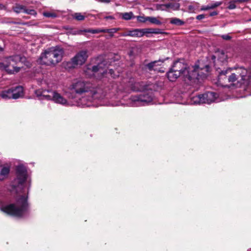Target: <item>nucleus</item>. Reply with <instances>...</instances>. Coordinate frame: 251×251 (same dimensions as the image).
<instances>
[{
  "instance_id": "nucleus-44",
  "label": "nucleus",
  "mask_w": 251,
  "mask_h": 251,
  "mask_svg": "<svg viewBox=\"0 0 251 251\" xmlns=\"http://www.w3.org/2000/svg\"><path fill=\"white\" fill-rule=\"evenodd\" d=\"M221 4V2H217L215 3V4H211V6H212V9L219 6Z\"/></svg>"
},
{
  "instance_id": "nucleus-16",
  "label": "nucleus",
  "mask_w": 251,
  "mask_h": 251,
  "mask_svg": "<svg viewBox=\"0 0 251 251\" xmlns=\"http://www.w3.org/2000/svg\"><path fill=\"white\" fill-rule=\"evenodd\" d=\"M52 100L55 103L62 105L67 104V100L64 98L60 94L55 91L52 92Z\"/></svg>"
},
{
  "instance_id": "nucleus-51",
  "label": "nucleus",
  "mask_w": 251,
  "mask_h": 251,
  "mask_svg": "<svg viewBox=\"0 0 251 251\" xmlns=\"http://www.w3.org/2000/svg\"><path fill=\"white\" fill-rule=\"evenodd\" d=\"M224 87H226V86H227V85H224Z\"/></svg>"
},
{
  "instance_id": "nucleus-30",
  "label": "nucleus",
  "mask_w": 251,
  "mask_h": 251,
  "mask_svg": "<svg viewBox=\"0 0 251 251\" xmlns=\"http://www.w3.org/2000/svg\"><path fill=\"white\" fill-rule=\"evenodd\" d=\"M84 32L83 30L72 29L68 33L72 35H80Z\"/></svg>"
},
{
  "instance_id": "nucleus-35",
  "label": "nucleus",
  "mask_w": 251,
  "mask_h": 251,
  "mask_svg": "<svg viewBox=\"0 0 251 251\" xmlns=\"http://www.w3.org/2000/svg\"><path fill=\"white\" fill-rule=\"evenodd\" d=\"M44 15L46 17L55 18L56 17V15L55 14L50 12H45L44 13Z\"/></svg>"
},
{
  "instance_id": "nucleus-10",
  "label": "nucleus",
  "mask_w": 251,
  "mask_h": 251,
  "mask_svg": "<svg viewBox=\"0 0 251 251\" xmlns=\"http://www.w3.org/2000/svg\"><path fill=\"white\" fill-rule=\"evenodd\" d=\"M24 96V88L21 86L12 87L0 92V97L4 100L18 99Z\"/></svg>"
},
{
  "instance_id": "nucleus-46",
  "label": "nucleus",
  "mask_w": 251,
  "mask_h": 251,
  "mask_svg": "<svg viewBox=\"0 0 251 251\" xmlns=\"http://www.w3.org/2000/svg\"><path fill=\"white\" fill-rule=\"evenodd\" d=\"M217 14L218 13L216 11H213V12H211L210 13L209 15H210V16H213L217 15Z\"/></svg>"
},
{
  "instance_id": "nucleus-29",
  "label": "nucleus",
  "mask_w": 251,
  "mask_h": 251,
  "mask_svg": "<svg viewBox=\"0 0 251 251\" xmlns=\"http://www.w3.org/2000/svg\"><path fill=\"white\" fill-rule=\"evenodd\" d=\"M148 21L150 23L154 24H156L157 25H160L161 24V22L157 19L156 18L153 17H148Z\"/></svg>"
},
{
  "instance_id": "nucleus-41",
  "label": "nucleus",
  "mask_w": 251,
  "mask_h": 251,
  "mask_svg": "<svg viewBox=\"0 0 251 251\" xmlns=\"http://www.w3.org/2000/svg\"><path fill=\"white\" fill-rule=\"evenodd\" d=\"M248 0H233V1L236 3H241L247 1Z\"/></svg>"
},
{
  "instance_id": "nucleus-12",
  "label": "nucleus",
  "mask_w": 251,
  "mask_h": 251,
  "mask_svg": "<svg viewBox=\"0 0 251 251\" xmlns=\"http://www.w3.org/2000/svg\"><path fill=\"white\" fill-rule=\"evenodd\" d=\"M13 10L16 13H24L28 15L36 16L37 12L33 9H29L24 5L15 3L12 7Z\"/></svg>"
},
{
  "instance_id": "nucleus-47",
  "label": "nucleus",
  "mask_w": 251,
  "mask_h": 251,
  "mask_svg": "<svg viewBox=\"0 0 251 251\" xmlns=\"http://www.w3.org/2000/svg\"><path fill=\"white\" fill-rule=\"evenodd\" d=\"M105 19L113 20V19H114V18L112 16H106L105 17Z\"/></svg>"
},
{
  "instance_id": "nucleus-38",
  "label": "nucleus",
  "mask_w": 251,
  "mask_h": 251,
  "mask_svg": "<svg viewBox=\"0 0 251 251\" xmlns=\"http://www.w3.org/2000/svg\"><path fill=\"white\" fill-rule=\"evenodd\" d=\"M221 37L225 40H229L231 38V36H229V34L222 35H221Z\"/></svg>"
},
{
  "instance_id": "nucleus-43",
  "label": "nucleus",
  "mask_w": 251,
  "mask_h": 251,
  "mask_svg": "<svg viewBox=\"0 0 251 251\" xmlns=\"http://www.w3.org/2000/svg\"><path fill=\"white\" fill-rule=\"evenodd\" d=\"M205 17V16L203 14H201V15H198L197 17H196V19L197 20H201L203 18H204Z\"/></svg>"
},
{
  "instance_id": "nucleus-20",
  "label": "nucleus",
  "mask_w": 251,
  "mask_h": 251,
  "mask_svg": "<svg viewBox=\"0 0 251 251\" xmlns=\"http://www.w3.org/2000/svg\"><path fill=\"white\" fill-rule=\"evenodd\" d=\"M126 35L132 37H142L143 36V33L141 29H136L133 30L129 31Z\"/></svg>"
},
{
  "instance_id": "nucleus-19",
  "label": "nucleus",
  "mask_w": 251,
  "mask_h": 251,
  "mask_svg": "<svg viewBox=\"0 0 251 251\" xmlns=\"http://www.w3.org/2000/svg\"><path fill=\"white\" fill-rule=\"evenodd\" d=\"M203 100L202 95H198L197 96H194L191 98V102L195 104H202L204 103V102H203Z\"/></svg>"
},
{
  "instance_id": "nucleus-25",
  "label": "nucleus",
  "mask_w": 251,
  "mask_h": 251,
  "mask_svg": "<svg viewBox=\"0 0 251 251\" xmlns=\"http://www.w3.org/2000/svg\"><path fill=\"white\" fill-rule=\"evenodd\" d=\"M84 32L91 33L92 34H97L104 31V28H96V29H86L83 30Z\"/></svg>"
},
{
  "instance_id": "nucleus-36",
  "label": "nucleus",
  "mask_w": 251,
  "mask_h": 251,
  "mask_svg": "<svg viewBox=\"0 0 251 251\" xmlns=\"http://www.w3.org/2000/svg\"><path fill=\"white\" fill-rule=\"evenodd\" d=\"M46 91H42L40 90H36L35 91V94L38 97H42L44 93H45Z\"/></svg>"
},
{
  "instance_id": "nucleus-4",
  "label": "nucleus",
  "mask_w": 251,
  "mask_h": 251,
  "mask_svg": "<svg viewBox=\"0 0 251 251\" xmlns=\"http://www.w3.org/2000/svg\"><path fill=\"white\" fill-rule=\"evenodd\" d=\"M64 53L63 48H49L41 54L39 62L54 67L61 61Z\"/></svg>"
},
{
  "instance_id": "nucleus-50",
  "label": "nucleus",
  "mask_w": 251,
  "mask_h": 251,
  "mask_svg": "<svg viewBox=\"0 0 251 251\" xmlns=\"http://www.w3.org/2000/svg\"><path fill=\"white\" fill-rule=\"evenodd\" d=\"M247 251H251V249H248Z\"/></svg>"
},
{
  "instance_id": "nucleus-23",
  "label": "nucleus",
  "mask_w": 251,
  "mask_h": 251,
  "mask_svg": "<svg viewBox=\"0 0 251 251\" xmlns=\"http://www.w3.org/2000/svg\"><path fill=\"white\" fill-rule=\"evenodd\" d=\"M131 89L134 91H141L145 89L144 86L140 82H136L132 86Z\"/></svg>"
},
{
  "instance_id": "nucleus-18",
  "label": "nucleus",
  "mask_w": 251,
  "mask_h": 251,
  "mask_svg": "<svg viewBox=\"0 0 251 251\" xmlns=\"http://www.w3.org/2000/svg\"><path fill=\"white\" fill-rule=\"evenodd\" d=\"M10 168L9 167H2L0 172V180H3L9 174Z\"/></svg>"
},
{
  "instance_id": "nucleus-21",
  "label": "nucleus",
  "mask_w": 251,
  "mask_h": 251,
  "mask_svg": "<svg viewBox=\"0 0 251 251\" xmlns=\"http://www.w3.org/2000/svg\"><path fill=\"white\" fill-rule=\"evenodd\" d=\"M247 74V71L246 69L243 67H240L237 69L236 74L238 75V78L239 76L241 78L242 80L245 79L244 77L246 76Z\"/></svg>"
},
{
  "instance_id": "nucleus-2",
  "label": "nucleus",
  "mask_w": 251,
  "mask_h": 251,
  "mask_svg": "<svg viewBox=\"0 0 251 251\" xmlns=\"http://www.w3.org/2000/svg\"><path fill=\"white\" fill-rule=\"evenodd\" d=\"M171 68L174 71L180 73L186 83L192 85L200 79L206 77L210 68L208 65H206L204 68H200L197 65L189 68L184 63L183 60H178L174 63Z\"/></svg>"
},
{
  "instance_id": "nucleus-15",
  "label": "nucleus",
  "mask_w": 251,
  "mask_h": 251,
  "mask_svg": "<svg viewBox=\"0 0 251 251\" xmlns=\"http://www.w3.org/2000/svg\"><path fill=\"white\" fill-rule=\"evenodd\" d=\"M163 62V60H158L154 61L151 62L148 64L146 66L150 71H154L156 72H161L160 68L158 67L160 66L161 63Z\"/></svg>"
},
{
  "instance_id": "nucleus-24",
  "label": "nucleus",
  "mask_w": 251,
  "mask_h": 251,
  "mask_svg": "<svg viewBox=\"0 0 251 251\" xmlns=\"http://www.w3.org/2000/svg\"><path fill=\"white\" fill-rule=\"evenodd\" d=\"M120 15H122V19L125 20H129L134 17L132 12L121 13Z\"/></svg>"
},
{
  "instance_id": "nucleus-42",
  "label": "nucleus",
  "mask_w": 251,
  "mask_h": 251,
  "mask_svg": "<svg viewBox=\"0 0 251 251\" xmlns=\"http://www.w3.org/2000/svg\"><path fill=\"white\" fill-rule=\"evenodd\" d=\"M152 31H153L152 32V33L159 34L161 33L160 29H159L152 28Z\"/></svg>"
},
{
  "instance_id": "nucleus-27",
  "label": "nucleus",
  "mask_w": 251,
  "mask_h": 251,
  "mask_svg": "<svg viewBox=\"0 0 251 251\" xmlns=\"http://www.w3.org/2000/svg\"><path fill=\"white\" fill-rule=\"evenodd\" d=\"M119 30L118 28H113L111 29H105L104 28V31L103 33H108L110 37L113 36V34L117 32Z\"/></svg>"
},
{
  "instance_id": "nucleus-13",
  "label": "nucleus",
  "mask_w": 251,
  "mask_h": 251,
  "mask_svg": "<svg viewBox=\"0 0 251 251\" xmlns=\"http://www.w3.org/2000/svg\"><path fill=\"white\" fill-rule=\"evenodd\" d=\"M202 95L203 102L204 103L210 104L214 102L218 98V95L215 92H208Z\"/></svg>"
},
{
  "instance_id": "nucleus-49",
  "label": "nucleus",
  "mask_w": 251,
  "mask_h": 251,
  "mask_svg": "<svg viewBox=\"0 0 251 251\" xmlns=\"http://www.w3.org/2000/svg\"><path fill=\"white\" fill-rule=\"evenodd\" d=\"M3 50V48H0V51H2Z\"/></svg>"
},
{
  "instance_id": "nucleus-48",
  "label": "nucleus",
  "mask_w": 251,
  "mask_h": 251,
  "mask_svg": "<svg viewBox=\"0 0 251 251\" xmlns=\"http://www.w3.org/2000/svg\"><path fill=\"white\" fill-rule=\"evenodd\" d=\"M10 23H13V24H22V25H25V23H16V22H10Z\"/></svg>"
},
{
  "instance_id": "nucleus-1",
  "label": "nucleus",
  "mask_w": 251,
  "mask_h": 251,
  "mask_svg": "<svg viewBox=\"0 0 251 251\" xmlns=\"http://www.w3.org/2000/svg\"><path fill=\"white\" fill-rule=\"evenodd\" d=\"M72 91L68 97L72 99L76 98V95L80 97L76 101L77 104L81 106H97L104 104L102 100L105 97L103 90L99 87H94L88 81L77 80L72 84L70 87Z\"/></svg>"
},
{
  "instance_id": "nucleus-22",
  "label": "nucleus",
  "mask_w": 251,
  "mask_h": 251,
  "mask_svg": "<svg viewBox=\"0 0 251 251\" xmlns=\"http://www.w3.org/2000/svg\"><path fill=\"white\" fill-rule=\"evenodd\" d=\"M180 6V5L177 2H169L166 3V7L167 8V10H177Z\"/></svg>"
},
{
  "instance_id": "nucleus-45",
  "label": "nucleus",
  "mask_w": 251,
  "mask_h": 251,
  "mask_svg": "<svg viewBox=\"0 0 251 251\" xmlns=\"http://www.w3.org/2000/svg\"><path fill=\"white\" fill-rule=\"evenodd\" d=\"M98 1L104 3H109L111 0H98Z\"/></svg>"
},
{
  "instance_id": "nucleus-3",
  "label": "nucleus",
  "mask_w": 251,
  "mask_h": 251,
  "mask_svg": "<svg viewBox=\"0 0 251 251\" xmlns=\"http://www.w3.org/2000/svg\"><path fill=\"white\" fill-rule=\"evenodd\" d=\"M0 210L10 215L17 217H25L29 214L27 198L25 196H20L15 203L4 206L0 200Z\"/></svg>"
},
{
  "instance_id": "nucleus-37",
  "label": "nucleus",
  "mask_w": 251,
  "mask_h": 251,
  "mask_svg": "<svg viewBox=\"0 0 251 251\" xmlns=\"http://www.w3.org/2000/svg\"><path fill=\"white\" fill-rule=\"evenodd\" d=\"M166 4H160L157 7L158 9L161 10H167V8L166 7Z\"/></svg>"
},
{
  "instance_id": "nucleus-6",
  "label": "nucleus",
  "mask_w": 251,
  "mask_h": 251,
  "mask_svg": "<svg viewBox=\"0 0 251 251\" xmlns=\"http://www.w3.org/2000/svg\"><path fill=\"white\" fill-rule=\"evenodd\" d=\"M11 61L21 62L28 68L31 65L30 62L26 61V58L24 56L20 55L9 56L6 58L5 62H0V68L4 70L9 74L17 73L21 70L20 67H15L14 65L11 64Z\"/></svg>"
},
{
  "instance_id": "nucleus-40",
  "label": "nucleus",
  "mask_w": 251,
  "mask_h": 251,
  "mask_svg": "<svg viewBox=\"0 0 251 251\" xmlns=\"http://www.w3.org/2000/svg\"><path fill=\"white\" fill-rule=\"evenodd\" d=\"M210 9H212V6H211V5H207V6H203V7L201 8V10H207Z\"/></svg>"
},
{
  "instance_id": "nucleus-17",
  "label": "nucleus",
  "mask_w": 251,
  "mask_h": 251,
  "mask_svg": "<svg viewBox=\"0 0 251 251\" xmlns=\"http://www.w3.org/2000/svg\"><path fill=\"white\" fill-rule=\"evenodd\" d=\"M167 76L170 81H174L178 77L182 76L180 75V73L174 71L171 68L167 73Z\"/></svg>"
},
{
  "instance_id": "nucleus-39",
  "label": "nucleus",
  "mask_w": 251,
  "mask_h": 251,
  "mask_svg": "<svg viewBox=\"0 0 251 251\" xmlns=\"http://www.w3.org/2000/svg\"><path fill=\"white\" fill-rule=\"evenodd\" d=\"M107 105L115 106H120V105H123V103H122L121 102L118 101V102H116L115 103H109Z\"/></svg>"
},
{
  "instance_id": "nucleus-8",
  "label": "nucleus",
  "mask_w": 251,
  "mask_h": 251,
  "mask_svg": "<svg viewBox=\"0 0 251 251\" xmlns=\"http://www.w3.org/2000/svg\"><path fill=\"white\" fill-rule=\"evenodd\" d=\"M27 178V170L25 167L20 165L16 168V178L12 182V190L16 192L19 189L23 188V184Z\"/></svg>"
},
{
  "instance_id": "nucleus-5",
  "label": "nucleus",
  "mask_w": 251,
  "mask_h": 251,
  "mask_svg": "<svg viewBox=\"0 0 251 251\" xmlns=\"http://www.w3.org/2000/svg\"><path fill=\"white\" fill-rule=\"evenodd\" d=\"M105 56L103 55H100L97 58L93 59L92 60V62L97 63V65L93 66L92 68L87 67V70L85 71L86 74H87L89 71H91L92 73V74H90L89 75L91 76L93 75L95 73L100 72L103 75L108 73L112 77H114L115 75H114V71L113 69H110L106 70V68H108V66L111 65L112 62L115 61V60H113L112 58H109L110 61H109V64H108L105 60Z\"/></svg>"
},
{
  "instance_id": "nucleus-26",
  "label": "nucleus",
  "mask_w": 251,
  "mask_h": 251,
  "mask_svg": "<svg viewBox=\"0 0 251 251\" xmlns=\"http://www.w3.org/2000/svg\"><path fill=\"white\" fill-rule=\"evenodd\" d=\"M170 23L176 25H182L184 24V22L183 21L176 18L171 19Z\"/></svg>"
},
{
  "instance_id": "nucleus-7",
  "label": "nucleus",
  "mask_w": 251,
  "mask_h": 251,
  "mask_svg": "<svg viewBox=\"0 0 251 251\" xmlns=\"http://www.w3.org/2000/svg\"><path fill=\"white\" fill-rule=\"evenodd\" d=\"M89 55L86 50L79 51L70 61L63 62V66L68 70L77 68L85 63Z\"/></svg>"
},
{
  "instance_id": "nucleus-34",
  "label": "nucleus",
  "mask_w": 251,
  "mask_h": 251,
  "mask_svg": "<svg viewBox=\"0 0 251 251\" xmlns=\"http://www.w3.org/2000/svg\"><path fill=\"white\" fill-rule=\"evenodd\" d=\"M42 99H45L48 100H52V92H51V95H46L45 93L43 95V98Z\"/></svg>"
},
{
  "instance_id": "nucleus-31",
  "label": "nucleus",
  "mask_w": 251,
  "mask_h": 251,
  "mask_svg": "<svg viewBox=\"0 0 251 251\" xmlns=\"http://www.w3.org/2000/svg\"><path fill=\"white\" fill-rule=\"evenodd\" d=\"M136 18L137 21L140 23H145L148 21V17L139 16H137Z\"/></svg>"
},
{
  "instance_id": "nucleus-11",
  "label": "nucleus",
  "mask_w": 251,
  "mask_h": 251,
  "mask_svg": "<svg viewBox=\"0 0 251 251\" xmlns=\"http://www.w3.org/2000/svg\"><path fill=\"white\" fill-rule=\"evenodd\" d=\"M232 49V48H218L211 57L214 63L215 62L216 58L223 63L226 61L227 58L231 57L232 55L230 52Z\"/></svg>"
},
{
  "instance_id": "nucleus-28",
  "label": "nucleus",
  "mask_w": 251,
  "mask_h": 251,
  "mask_svg": "<svg viewBox=\"0 0 251 251\" xmlns=\"http://www.w3.org/2000/svg\"><path fill=\"white\" fill-rule=\"evenodd\" d=\"M73 17L77 21H83L85 19V16L80 13H75L73 15Z\"/></svg>"
},
{
  "instance_id": "nucleus-9",
  "label": "nucleus",
  "mask_w": 251,
  "mask_h": 251,
  "mask_svg": "<svg viewBox=\"0 0 251 251\" xmlns=\"http://www.w3.org/2000/svg\"><path fill=\"white\" fill-rule=\"evenodd\" d=\"M153 96L151 93L144 92L139 95L132 96L130 100V105L132 106H144L151 103L152 100Z\"/></svg>"
},
{
  "instance_id": "nucleus-32",
  "label": "nucleus",
  "mask_w": 251,
  "mask_h": 251,
  "mask_svg": "<svg viewBox=\"0 0 251 251\" xmlns=\"http://www.w3.org/2000/svg\"><path fill=\"white\" fill-rule=\"evenodd\" d=\"M229 9H234L236 8L235 3L233 1V0H230L228 2V5L227 7Z\"/></svg>"
},
{
  "instance_id": "nucleus-33",
  "label": "nucleus",
  "mask_w": 251,
  "mask_h": 251,
  "mask_svg": "<svg viewBox=\"0 0 251 251\" xmlns=\"http://www.w3.org/2000/svg\"><path fill=\"white\" fill-rule=\"evenodd\" d=\"M143 33V36L146 34L152 33V28L141 29Z\"/></svg>"
},
{
  "instance_id": "nucleus-14",
  "label": "nucleus",
  "mask_w": 251,
  "mask_h": 251,
  "mask_svg": "<svg viewBox=\"0 0 251 251\" xmlns=\"http://www.w3.org/2000/svg\"><path fill=\"white\" fill-rule=\"evenodd\" d=\"M232 70L231 68H229L228 70H226V71H223L220 73V75L219 76V81L221 83V79L224 78H226V76H225L228 70ZM238 78V75L235 73H232L230 75H229L227 78L228 81L229 82H234Z\"/></svg>"
}]
</instances>
